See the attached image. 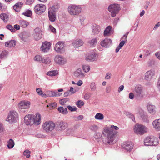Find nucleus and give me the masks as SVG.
Returning <instances> with one entry per match:
<instances>
[{"mask_svg": "<svg viewBox=\"0 0 160 160\" xmlns=\"http://www.w3.org/2000/svg\"><path fill=\"white\" fill-rule=\"evenodd\" d=\"M119 128L118 127L114 125H111L110 128H104L102 132V134L107 138L104 143L105 144L112 143L114 139V135L116 133L114 130H117Z\"/></svg>", "mask_w": 160, "mask_h": 160, "instance_id": "obj_1", "label": "nucleus"}, {"mask_svg": "<svg viewBox=\"0 0 160 160\" xmlns=\"http://www.w3.org/2000/svg\"><path fill=\"white\" fill-rule=\"evenodd\" d=\"M59 8L58 4L54 5L50 7L48 9V17L50 21H55L56 18V12L58 11Z\"/></svg>", "mask_w": 160, "mask_h": 160, "instance_id": "obj_2", "label": "nucleus"}, {"mask_svg": "<svg viewBox=\"0 0 160 160\" xmlns=\"http://www.w3.org/2000/svg\"><path fill=\"white\" fill-rule=\"evenodd\" d=\"M133 130L137 134L142 135L148 131V128L143 125L137 124L134 126Z\"/></svg>", "mask_w": 160, "mask_h": 160, "instance_id": "obj_3", "label": "nucleus"}, {"mask_svg": "<svg viewBox=\"0 0 160 160\" xmlns=\"http://www.w3.org/2000/svg\"><path fill=\"white\" fill-rule=\"evenodd\" d=\"M81 8L78 5H70L68 8V12L72 15H77L81 12Z\"/></svg>", "mask_w": 160, "mask_h": 160, "instance_id": "obj_4", "label": "nucleus"}, {"mask_svg": "<svg viewBox=\"0 0 160 160\" xmlns=\"http://www.w3.org/2000/svg\"><path fill=\"white\" fill-rule=\"evenodd\" d=\"M18 114L14 111H10L8 114L7 121L10 123H15L18 120Z\"/></svg>", "mask_w": 160, "mask_h": 160, "instance_id": "obj_5", "label": "nucleus"}, {"mask_svg": "<svg viewBox=\"0 0 160 160\" xmlns=\"http://www.w3.org/2000/svg\"><path fill=\"white\" fill-rule=\"evenodd\" d=\"M120 7L118 4H114L110 5L108 8L109 11L111 13V16L115 17L120 10Z\"/></svg>", "mask_w": 160, "mask_h": 160, "instance_id": "obj_6", "label": "nucleus"}, {"mask_svg": "<svg viewBox=\"0 0 160 160\" xmlns=\"http://www.w3.org/2000/svg\"><path fill=\"white\" fill-rule=\"evenodd\" d=\"M158 144L157 139L153 137H148L144 140L145 146H156Z\"/></svg>", "mask_w": 160, "mask_h": 160, "instance_id": "obj_7", "label": "nucleus"}, {"mask_svg": "<svg viewBox=\"0 0 160 160\" xmlns=\"http://www.w3.org/2000/svg\"><path fill=\"white\" fill-rule=\"evenodd\" d=\"M43 129L46 132H49L52 131L55 127V124L52 121H47L43 123Z\"/></svg>", "mask_w": 160, "mask_h": 160, "instance_id": "obj_8", "label": "nucleus"}, {"mask_svg": "<svg viewBox=\"0 0 160 160\" xmlns=\"http://www.w3.org/2000/svg\"><path fill=\"white\" fill-rule=\"evenodd\" d=\"M84 58L87 62H93L97 60L98 55L94 52H91L86 53Z\"/></svg>", "mask_w": 160, "mask_h": 160, "instance_id": "obj_9", "label": "nucleus"}, {"mask_svg": "<svg viewBox=\"0 0 160 160\" xmlns=\"http://www.w3.org/2000/svg\"><path fill=\"white\" fill-rule=\"evenodd\" d=\"M135 96L137 98H142L143 97V88L140 85L136 86L135 88Z\"/></svg>", "mask_w": 160, "mask_h": 160, "instance_id": "obj_10", "label": "nucleus"}, {"mask_svg": "<svg viewBox=\"0 0 160 160\" xmlns=\"http://www.w3.org/2000/svg\"><path fill=\"white\" fill-rule=\"evenodd\" d=\"M55 127L57 130L61 131L64 130L68 127V124L63 121L57 122Z\"/></svg>", "mask_w": 160, "mask_h": 160, "instance_id": "obj_11", "label": "nucleus"}, {"mask_svg": "<svg viewBox=\"0 0 160 160\" xmlns=\"http://www.w3.org/2000/svg\"><path fill=\"white\" fill-rule=\"evenodd\" d=\"M33 37L34 39L36 41L40 39L42 37V34L41 29L38 28H35L33 33Z\"/></svg>", "mask_w": 160, "mask_h": 160, "instance_id": "obj_12", "label": "nucleus"}, {"mask_svg": "<svg viewBox=\"0 0 160 160\" xmlns=\"http://www.w3.org/2000/svg\"><path fill=\"white\" fill-rule=\"evenodd\" d=\"M55 62L60 65H63L67 62V59L65 58L60 56L57 55L54 58Z\"/></svg>", "mask_w": 160, "mask_h": 160, "instance_id": "obj_13", "label": "nucleus"}, {"mask_svg": "<svg viewBox=\"0 0 160 160\" xmlns=\"http://www.w3.org/2000/svg\"><path fill=\"white\" fill-rule=\"evenodd\" d=\"M46 9V6L43 4H38L34 7V10L35 13L39 14L42 13Z\"/></svg>", "mask_w": 160, "mask_h": 160, "instance_id": "obj_14", "label": "nucleus"}, {"mask_svg": "<svg viewBox=\"0 0 160 160\" xmlns=\"http://www.w3.org/2000/svg\"><path fill=\"white\" fill-rule=\"evenodd\" d=\"M30 102L27 100H22L20 101L18 104V108L20 109H27L30 108Z\"/></svg>", "mask_w": 160, "mask_h": 160, "instance_id": "obj_15", "label": "nucleus"}, {"mask_svg": "<svg viewBox=\"0 0 160 160\" xmlns=\"http://www.w3.org/2000/svg\"><path fill=\"white\" fill-rule=\"evenodd\" d=\"M51 44L50 42L45 41L42 43L41 51L44 52H47L50 49Z\"/></svg>", "mask_w": 160, "mask_h": 160, "instance_id": "obj_16", "label": "nucleus"}, {"mask_svg": "<svg viewBox=\"0 0 160 160\" xmlns=\"http://www.w3.org/2000/svg\"><path fill=\"white\" fill-rule=\"evenodd\" d=\"M24 122L27 125H32L34 124V122L32 120V115L28 114L25 116Z\"/></svg>", "mask_w": 160, "mask_h": 160, "instance_id": "obj_17", "label": "nucleus"}, {"mask_svg": "<svg viewBox=\"0 0 160 160\" xmlns=\"http://www.w3.org/2000/svg\"><path fill=\"white\" fill-rule=\"evenodd\" d=\"M64 47L63 43L59 42L56 44L54 49L57 52H61L63 51Z\"/></svg>", "mask_w": 160, "mask_h": 160, "instance_id": "obj_18", "label": "nucleus"}, {"mask_svg": "<svg viewBox=\"0 0 160 160\" xmlns=\"http://www.w3.org/2000/svg\"><path fill=\"white\" fill-rule=\"evenodd\" d=\"M155 74L153 70H150L147 71L145 74V79L147 81H150Z\"/></svg>", "mask_w": 160, "mask_h": 160, "instance_id": "obj_19", "label": "nucleus"}, {"mask_svg": "<svg viewBox=\"0 0 160 160\" xmlns=\"http://www.w3.org/2000/svg\"><path fill=\"white\" fill-rule=\"evenodd\" d=\"M148 112L152 114H154L156 112V107L152 103H148L147 105Z\"/></svg>", "mask_w": 160, "mask_h": 160, "instance_id": "obj_20", "label": "nucleus"}, {"mask_svg": "<svg viewBox=\"0 0 160 160\" xmlns=\"http://www.w3.org/2000/svg\"><path fill=\"white\" fill-rule=\"evenodd\" d=\"M41 115L39 113H37L35 115H32V120L34 124L39 125L41 123Z\"/></svg>", "mask_w": 160, "mask_h": 160, "instance_id": "obj_21", "label": "nucleus"}, {"mask_svg": "<svg viewBox=\"0 0 160 160\" xmlns=\"http://www.w3.org/2000/svg\"><path fill=\"white\" fill-rule=\"evenodd\" d=\"M112 43V41L108 39H105L101 41L100 44L101 45L106 48L108 47Z\"/></svg>", "mask_w": 160, "mask_h": 160, "instance_id": "obj_22", "label": "nucleus"}, {"mask_svg": "<svg viewBox=\"0 0 160 160\" xmlns=\"http://www.w3.org/2000/svg\"><path fill=\"white\" fill-rule=\"evenodd\" d=\"M58 92H55L53 91H51L49 92V95L50 96L52 97H59L62 95V93L60 92H63V90L62 88L59 89L58 90Z\"/></svg>", "mask_w": 160, "mask_h": 160, "instance_id": "obj_23", "label": "nucleus"}, {"mask_svg": "<svg viewBox=\"0 0 160 160\" xmlns=\"http://www.w3.org/2000/svg\"><path fill=\"white\" fill-rule=\"evenodd\" d=\"M133 144L132 142H126L124 144L122 147L128 151H130L132 150L133 148Z\"/></svg>", "mask_w": 160, "mask_h": 160, "instance_id": "obj_24", "label": "nucleus"}, {"mask_svg": "<svg viewBox=\"0 0 160 160\" xmlns=\"http://www.w3.org/2000/svg\"><path fill=\"white\" fill-rule=\"evenodd\" d=\"M153 127L156 131H160V119H157L152 122Z\"/></svg>", "mask_w": 160, "mask_h": 160, "instance_id": "obj_25", "label": "nucleus"}, {"mask_svg": "<svg viewBox=\"0 0 160 160\" xmlns=\"http://www.w3.org/2000/svg\"><path fill=\"white\" fill-rule=\"evenodd\" d=\"M83 42L81 39H76L72 43V45L75 48H78L83 45Z\"/></svg>", "mask_w": 160, "mask_h": 160, "instance_id": "obj_26", "label": "nucleus"}, {"mask_svg": "<svg viewBox=\"0 0 160 160\" xmlns=\"http://www.w3.org/2000/svg\"><path fill=\"white\" fill-rule=\"evenodd\" d=\"M100 27L98 25L95 24L93 25L92 27V30L94 35H97L99 33L100 31Z\"/></svg>", "mask_w": 160, "mask_h": 160, "instance_id": "obj_27", "label": "nucleus"}, {"mask_svg": "<svg viewBox=\"0 0 160 160\" xmlns=\"http://www.w3.org/2000/svg\"><path fill=\"white\" fill-rule=\"evenodd\" d=\"M112 30L111 26H108L104 31V36L105 37L110 36L112 33Z\"/></svg>", "mask_w": 160, "mask_h": 160, "instance_id": "obj_28", "label": "nucleus"}, {"mask_svg": "<svg viewBox=\"0 0 160 160\" xmlns=\"http://www.w3.org/2000/svg\"><path fill=\"white\" fill-rule=\"evenodd\" d=\"M74 75L77 77L82 78L84 77V74L82 72L81 69H78L74 73Z\"/></svg>", "mask_w": 160, "mask_h": 160, "instance_id": "obj_29", "label": "nucleus"}, {"mask_svg": "<svg viewBox=\"0 0 160 160\" xmlns=\"http://www.w3.org/2000/svg\"><path fill=\"white\" fill-rule=\"evenodd\" d=\"M16 44V42L14 40H11L10 41L5 43V45L8 47H12L15 46Z\"/></svg>", "mask_w": 160, "mask_h": 160, "instance_id": "obj_30", "label": "nucleus"}, {"mask_svg": "<svg viewBox=\"0 0 160 160\" xmlns=\"http://www.w3.org/2000/svg\"><path fill=\"white\" fill-rule=\"evenodd\" d=\"M22 5V2L17 3L13 6V9L16 12H18L20 11V9Z\"/></svg>", "mask_w": 160, "mask_h": 160, "instance_id": "obj_31", "label": "nucleus"}, {"mask_svg": "<svg viewBox=\"0 0 160 160\" xmlns=\"http://www.w3.org/2000/svg\"><path fill=\"white\" fill-rule=\"evenodd\" d=\"M88 42L91 47H94L96 45L97 43V38H93L89 40Z\"/></svg>", "mask_w": 160, "mask_h": 160, "instance_id": "obj_32", "label": "nucleus"}, {"mask_svg": "<svg viewBox=\"0 0 160 160\" xmlns=\"http://www.w3.org/2000/svg\"><path fill=\"white\" fill-rule=\"evenodd\" d=\"M58 110L60 112L63 114H67L68 113L67 108H64L62 107H59L58 108Z\"/></svg>", "mask_w": 160, "mask_h": 160, "instance_id": "obj_33", "label": "nucleus"}, {"mask_svg": "<svg viewBox=\"0 0 160 160\" xmlns=\"http://www.w3.org/2000/svg\"><path fill=\"white\" fill-rule=\"evenodd\" d=\"M8 55V51L4 50L2 51L0 54V58L3 59L6 58Z\"/></svg>", "mask_w": 160, "mask_h": 160, "instance_id": "obj_34", "label": "nucleus"}, {"mask_svg": "<svg viewBox=\"0 0 160 160\" xmlns=\"http://www.w3.org/2000/svg\"><path fill=\"white\" fill-rule=\"evenodd\" d=\"M19 24L21 25V26L23 28H26L29 25L28 22L23 20H21L19 21Z\"/></svg>", "mask_w": 160, "mask_h": 160, "instance_id": "obj_35", "label": "nucleus"}, {"mask_svg": "<svg viewBox=\"0 0 160 160\" xmlns=\"http://www.w3.org/2000/svg\"><path fill=\"white\" fill-rule=\"evenodd\" d=\"M7 146L9 149H11L14 145V142L12 139H10L7 142Z\"/></svg>", "mask_w": 160, "mask_h": 160, "instance_id": "obj_36", "label": "nucleus"}, {"mask_svg": "<svg viewBox=\"0 0 160 160\" xmlns=\"http://www.w3.org/2000/svg\"><path fill=\"white\" fill-rule=\"evenodd\" d=\"M36 92L38 93V95L45 98L47 97V95L43 92L41 90V88H36Z\"/></svg>", "mask_w": 160, "mask_h": 160, "instance_id": "obj_37", "label": "nucleus"}, {"mask_svg": "<svg viewBox=\"0 0 160 160\" xmlns=\"http://www.w3.org/2000/svg\"><path fill=\"white\" fill-rule=\"evenodd\" d=\"M0 18L4 22H7L8 20V16L5 13H2L0 15Z\"/></svg>", "mask_w": 160, "mask_h": 160, "instance_id": "obj_38", "label": "nucleus"}, {"mask_svg": "<svg viewBox=\"0 0 160 160\" xmlns=\"http://www.w3.org/2000/svg\"><path fill=\"white\" fill-rule=\"evenodd\" d=\"M104 117L103 114L100 113H97L95 116V119L99 120H103Z\"/></svg>", "mask_w": 160, "mask_h": 160, "instance_id": "obj_39", "label": "nucleus"}, {"mask_svg": "<svg viewBox=\"0 0 160 160\" xmlns=\"http://www.w3.org/2000/svg\"><path fill=\"white\" fill-rule=\"evenodd\" d=\"M51 61L50 58L48 57H45L43 58L42 62L46 64H50Z\"/></svg>", "mask_w": 160, "mask_h": 160, "instance_id": "obj_40", "label": "nucleus"}, {"mask_svg": "<svg viewBox=\"0 0 160 160\" xmlns=\"http://www.w3.org/2000/svg\"><path fill=\"white\" fill-rule=\"evenodd\" d=\"M69 101V98H65L60 99L59 101V102L61 105H63L66 103L67 102Z\"/></svg>", "mask_w": 160, "mask_h": 160, "instance_id": "obj_41", "label": "nucleus"}, {"mask_svg": "<svg viewBox=\"0 0 160 160\" xmlns=\"http://www.w3.org/2000/svg\"><path fill=\"white\" fill-rule=\"evenodd\" d=\"M42 58H42L41 56L40 55H37L35 56L34 58V60L35 61L38 62H42Z\"/></svg>", "mask_w": 160, "mask_h": 160, "instance_id": "obj_42", "label": "nucleus"}, {"mask_svg": "<svg viewBox=\"0 0 160 160\" xmlns=\"http://www.w3.org/2000/svg\"><path fill=\"white\" fill-rule=\"evenodd\" d=\"M91 91H94L96 89V87L95 82H92L90 84V86Z\"/></svg>", "mask_w": 160, "mask_h": 160, "instance_id": "obj_43", "label": "nucleus"}, {"mask_svg": "<svg viewBox=\"0 0 160 160\" xmlns=\"http://www.w3.org/2000/svg\"><path fill=\"white\" fill-rule=\"evenodd\" d=\"M23 155L26 156L27 158H29L30 157V152L28 150H25L23 152Z\"/></svg>", "mask_w": 160, "mask_h": 160, "instance_id": "obj_44", "label": "nucleus"}, {"mask_svg": "<svg viewBox=\"0 0 160 160\" xmlns=\"http://www.w3.org/2000/svg\"><path fill=\"white\" fill-rule=\"evenodd\" d=\"M83 70L86 72H87L90 70V67L89 65H83L82 67Z\"/></svg>", "mask_w": 160, "mask_h": 160, "instance_id": "obj_45", "label": "nucleus"}, {"mask_svg": "<svg viewBox=\"0 0 160 160\" xmlns=\"http://www.w3.org/2000/svg\"><path fill=\"white\" fill-rule=\"evenodd\" d=\"M57 74V72L55 70L48 72L47 73V75L50 76H55Z\"/></svg>", "mask_w": 160, "mask_h": 160, "instance_id": "obj_46", "label": "nucleus"}, {"mask_svg": "<svg viewBox=\"0 0 160 160\" xmlns=\"http://www.w3.org/2000/svg\"><path fill=\"white\" fill-rule=\"evenodd\" d=\"M22 14L27 17H30L32 15V12L30 10H28L23 12Z\"/></svg>", "mask_w": 160, "mask_h": 160, "instance_id": "obj_47", "label": "nucleus"}, {"mask_svg": "<svg viewBox=\"0 0 160 160\" xmlns=\"http://www.w3.org/2000/svg\"><path fill=\"white\" fill-rule=\"evenodd\" d=\"M6 28L7 29L10 30L12 32H15L16 31L13 27L10 24H8L6 26Z\"/></svg>", "mask_w": 160, "mask_h": 160, "instance_id": "obj_48", "label": "nucleus"}, {"mask_svg": "<svg viewBox=\"0 0 160 160\" xmlns=\"http://www.w3.org/2000/svg\"><path fill=\"white\" fill-rule=\"evenodd\" d=\"M76 104L79 108H81L84 105L83 102L81 100H79L76 102Z\"/></svg>", "mask_w": 160, "mask_h": 160, "instance_id": "obj_49", "label": "nucleus"}, {"mask_svg": "<svg viewBox=\"0 0 160 160\" xmlns=\"http://www.w3.org/2000/svg\"><path fill=\"white\" fill-rule=\"evenodd\" d=\"M90 128L91 130L96 132L98 129V127L96 125H93L91 126L90 127Z\"/></svg>", "mask_w": 160, "mask_h": 160, "instance_id": "obj_50", "label": "nucleus"}, {"mask_svg": "<svg viewBox=\"0 0 160 160\" xmlns=\"http://www.w3.org/2000/svg\"><path fill=\"white\" fill-rule=\"evenodd\" d=\"M102 136V135L101 133L100 132H96L94 135V137L96 140L100 139L101 138Z\"/></svg>", "mask_w": 160, "mask_h": 160, "instance_id": "obj_51", "label": "nucleus"}, {"mask_svg": "<svg viewBox=\"0 0 160 160\" xmlns=\"http://www.w3.org/2000/svg\"><path fill=\"white\" fill-rule=\"evenodd\" d=\"M67 108L71 112L75 111L77 110V108L75 106L72 107L70 105L67 106Z\"/></svg>", "mask_w": 160, "mask_h": 160, "instance_id": "obj_52", "label": "nucleus"}, {"mask_svg": "<svg viewBox=\"0 0 160 160\" xmlns=\"http://www.w3.org/2000/svg\"><path fill=\"white\" fill-rule=\"evenodd\" d=\"M91 94L90 92H87L85 93L84 96V98L86 100H87L88 99L91 97Z\"/></svg>", "mask_w": 160, "mask_h": 160, "instance_id": "obj_53", "label": "nucleus"}, {"mask_svg": "<svg viewBox=\"0 0 160 160\" xmlns=\"http://www.w3.org/2000/svg\"><path fill=\"white\" fill-rule=\"evenodd\" d=\"M111 76L112 74L111 73L108 72L106 74L105 79L107 80L110 79L111 78Z\"/></svg>", "mask_w": 160, "mask_h": 160, "instance_id": "obj_54", "label": "nucleus"}, {"mask_svg": "<svg viewBox=\"0 0 160 160\" xmlns=\"http://www.w3.org/2000/svg\"><path fill=\"white\" fill-rule=\"evenodd\" d=\"M4 130V128L3 124L1 122H0V133H1Z\"/></svg>", "mask_w": 160, "mask_h": 160, "instance_id": "obj_55", "label": "nucleus"}, {"mask_svg": "<svg viewBox=\"0 0 160 160\" xmlns=\"http://www.w3.org/2000/svg\"><path fill=\"white\" fill-rule=\"evenodd\" d=\"M34 1V0H26V3L28 5H30L33 3Z\"/></svg>", "mask_w": 160, "mask_h": 160, "instance_id": "obj_56", "label": "nucleus"}, {"mask_svg": "<svg viewBox=\"0 0 160 160\" xmlns=\"http://www.w3.org/2000/svg\"><path fill=\"white\" fill-rule=\"evenodd\" d=\"M75 120L78 121L82 120L83 118V117L82 115H80L78 116L75 117Z\"/></svg>", "mask_w": 160, "mask_h": 160, "instance_id": "obj_57", "label": "nucleus"}, {"mask_svg": "<svg viewBox=\"0 0 160 160\" xmlns=\"http://www.w3.org/2000/svg\"><path fill=\"white\" fill-rule=\"evenodd\" d=\"M57 106V104L55 102L51 103L49 105L50 107L53 108L56 107Z\"/></svg>", "mask_w": 160, "mask_h": 160, "instance_id": "obj_58", "label": "nucleus"}, {"mask_svg": "<svg viewBox=\"0 0 160 160\" xmlns=\"http://www.w3.org/2000/svg\"><path fill=\"white\" fill-rule=\"evenodd\" d=\"M49 28L50 30L53 33H55L56 32V29L51 25H50Z\"/></svg>", "mask_w": 160, "mask_h": 160, "instance_id": "obj_59", "label": "nucleus"}, {"mask_svg": "<svg viewBox=\"0 0 160 160\" xmlns=\"http://www.w3.org/2000/svg\"><path fill=\"white\" fill-rule=\"evenodd\" d=\"M125 43V41L124 40H122L120 43L119 46L120 48H121L124 45Z\"/></svg>", "mask_w": 160, "mask_h": 160, "instance_id": "obj_60", "label": "nucleus"}, {"mask_svg": "<svg viewBox=\"0 0 160 160\" xmlns=\"http://www.w3.org/2000/svg\"><path fill=\"white\" fill-rule=\"evenodd\" d=\"M124 86L123 85L120 86L118 88V92H120L122 91L124 89Z\"/></svg>", "mask_w": 160, "mask_h": 160, "instance_id": "obj_61", "label": "nucleus"}, {"mask_svg": "<svg viewBox=\"0 0 160 160\" xmlns=\"http://www.w3.org/2000/svg\"><path fill=\"white\" fill-rule=\"evenodd\" d=\"M15 30H18L20 29V26L18 24H15L13 27Z\"/></svg>", "mask_w": 160, "mask_h": 160, "instance_id": "obj_62", "label": "nucleus"}, {"mask_svg": "<svg viewBox=\"0 0 160 160\" xmlns=\"http://www.w3.org/2000/svg\"><path fill=\"white\" fill-rule=\"evenodd\" d=\"M160 26V22H158V23L155 24L154 27L153 28V30H156L158 27Z\"/></svg>", "mask_w": 160, "mask_h": 160, "instance_id": "obj_63", "label": "nucleus"}, {"mask_svg": "<svg viewBox=\"0 0 160 160\" xmlns=\"http://www.w3.org/2000/svg\"><path fill=\"white\" fill-rule=\"evenodd\" d=\"M69 92H71L72 94H74L76 92V90H74L73 88L72 87H71L70 88V89L69 90Z\"/></svg>", "mask_w": 160, "mask_h": 160, "instance_id": "obj_64", "label": "nucleus"}]
</instances>
